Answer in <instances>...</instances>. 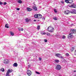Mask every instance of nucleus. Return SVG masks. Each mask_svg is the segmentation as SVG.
<instances>
[{"mask_svg": "<svg viewBox=\"0 0 76 76\" xmlns=\"http://www.w3.org/2000/svg\"><path fill=\"white\" fill-rule=\"evenodd\" d=\"M47 30L50 32H53L54 31V29L53 27L49 26Z\"/></svg>", "mask_w": 76, "mask_h": 76, "instance_id": "f257e3e1", "label": "nucleus"}, {"mask_svg": "<svg viewBox=\"0 0 76 76\" xmlns=\"http://www.w3.org/2000/svg\"><path fill=\"white\" fill-rule=\"evenodd\" d=\"M12 72H13V69H8L7 72L6 76H10V75H9V73H10Z\"/></svg>", "mask_w": 76, "mask_h": 76, "instance_id": "f03ea898", "label": "nucleus"}, {"mask_svg": "<svg viewBox=\"0 0 76 76\" xmlns=\"http://www.w3.org/2000/svg\"><path fill=\"white\" fill-rule=\"evenodd\" d=\"M61 69V66L59 64L57 65L56 67V69L57 70H60Z\"/></svg>", "mask_w": 76, "mask_h": 76, "instance_id": "7ed1b4c3", "label": "nucleus"}, {"mask_svg": "<svg viewBox=\"0 0 76 76\" xmlns=\"http://www.w3.org/2000/svg\"><path fill=\"white\" fill-rule=\"evenodd\" d=\"M4 64H8V63H9V61L7 59H4Z\"/></svg>", "mask_w": 76, "mask_h": 76, "instance_id": "20e7f679", "label": "nucleus"}, {"mask_svg": "<svg viewBox=\"0 0 76 76\" xmlns=\"http://www.w3.org/2000/svg\"><path fill=\"white\" fill-rule=\"evenodd\" d=\"M27 73L28 76H31L32 74V72L31 70H28L27 71Z\"/></svg>", "mask_w": 76, "mask_h": 76, "instance_id": "39448f33", "label": "nucleus"}, {"mask_svg": "<svg viewBox=\"0 0 76 76\" xmlns=\"http://www.w3.org/2000/svg\"><path fill=\"white\" fill-rule=\"evenodd\" d=\"M69 6L70 7L76 8V5L74 3L72 4L71 5H69Z\"/></svg>", "mask_w": 76, "mask_h": 76, "instance_id": "423d86ee", "label": "nucleus"}, {"mask_svg": "<svg viewBox=\"0 0 76 76\" xmlns=\"http://www.w3.org/2000/svg\"><path fill=\"white\" fill-rule=\"evenodd\" d=\"M73 37V35L71 33H70L68 37V38H72Z\"/></svg>", "mask_w": 76, "mask_h": 76, "instance_id": "0eeeda50", "label": "nucleus"}, {"mask_svg": "<svg viewBox=\"0 0 76 76\" xmlns=\"http://www.w3.org/2000/svg\"><path fill=\"white\" fill-rule=\"evenodd\" d=\"M61 55L60 53H57L55 54V56L56 57H58L59 58H60V56H61Z\"/></svg>", "mask_w": 76, "mask_h": 76, "instance_id": "6e6552de", "label": "nucleus"}, {"mask_svg": "<svg viewBox=\"0 0 76 76\" xmlns=\"http://www.w3.org/2000/svg\"><path fill=\"white\" fill-rule=\"evenodd\" d=\"M70 13V11L69 10H67L65 12V14L66 15H69Z\"/></svg>", "mask_w": 76, "mask_h": 76, "instance_id": "1a4fd4ad", "label": "nucleus"}, {"mask_svg": "<svg viewBox=\"0 0 76 76\" xmlns=\"http://www.w3.org/2000/svg\"><path fill=\"white\" fill-rule=\"evenodd\" d=\"M42 15L40 14H38V17L37 18L38 19H41L42 18Z\"/></svg>", "mask_w": 76, "mask_h": 76, "instance_id": "9d476101", "label": "nucleus"}, {"mask_svg": "<svg viewBox=\"0 0 76 76\" xmlns=\"http://www.w3.org/2000/svg\"><path fill=\"white\" fill-rule=\"evenodd\" d=\"M32 8L34 10H35V11H37V7L34 6L32 7Z\"/></svg>", "mask_w": 76, "mask_h": 76, "instance_id": "9b49d317", "label": "nucleus"}, {"mask_svg": "<svg viewBox=\"0 0 76 76\" xmlns=\"http://www.w3.org/2000/svg\"><path fill=\"white\" fill-rule=\"evenodd\" d=\"M71 34H75V29H71L70 31Z\"/></svg>", "mask_w": 76, "mask_h": 76, "instance_id": "f8f14e48", "label": "nucleus"}, {"mask_svg": "<svg viewBox=\"0 0 76 76\" xmlns=\"http://www.w3.org/2000/svg\"><path fill=\"white\" fill-rule=\"evenodd\" d=\"M25 20H26V22H29V21L31 20V19H28V18H27L25 19Z\"/></svg>", "mask_w": 76, "mask_h": 76, "instance_id": "ddd939ff", "label": "nucleus"}, {"mask_svg": "<svg viewBox=\"0 0 76 76\" xmlns=\"http://www.w3.org/2000/svg\"><path fill=\"white\" fill-rule=\"evenodd\" d=\"M27 11L28 12H31V11H32V9L28 7L27 8Z\"/></svg>", "mask_w": 76, "mask_h": 76, "instance_id": "4468645a", "label": "nucleus"}, {"mask_svg": "<svg viewBox=\"0 0 76 76\" xmlns=\"http://www.w3.org/2000/svg\"><path fill=\"white\" fill-rule=\"evenodd\" d=\"M13 67H17L18 66V64L16 63H14L13 64Z\"/></svg>", "mask_w": 76, "mask_h": 76, "instance_id": "2eb2a0df", "label": "nucleus"}, {"mask_svg": "<svg viewBox=\"0 0 76 76\" xmlns=\"http://www.w3.org/2000/svg\"><path fill=\"white\" fill-rule=\"evenodd\" d=\"M5 28H9V24L8 23H7L5 26Z\"/></svg>", "mask_w": 76, "mask_h": 76, "instance_id": "dca6fc26", "label": "nucleus"}, {"mask_svg": "<svg viewBox=\"0 0 76 76\" xmlns=\"http://www.w3.org/2000/svg\"><path fill=\"white\" fill-rule=\"evenodd\" d=\"M38 14H36L34 15V17L35 18H38Z\"/></svg>", "mask_w": 76, "mask_h": 76, "instance_id": "f3484780", "label": "nucleus"}, {"mask_svg": "<svg viewBox=\"0 0 76 76\" xmlns=\"http://www.w3.org/2000/svg\"><path fill=\"white\" fill-rule=\"evenodd\" d=\"M73 2V0H69V3L70 4H72Z\"/></svg>", "mask_w": 76, "mask_h": 76, "instance_id": "a211bd4d", "label": "nucleus"}, {"mask_svg": "<svg viewBox=\"0 0 76 76\" xmlns=\"http://www.w3.org/2000/svg\"><path fill=\"white\" fill-rule=\"evenodd\" d=\"M10 34L12 36H13L14 35V33L12 31L10 32Z\"/></svg>", "mask_w": 76, "mask_h": 76, "instance_id": "6ab92c4d", "label": "nucleus"}, {"mask_svg": "<svg viewBox=\"0 0 76 76\" xmlns=\"http://www.w3.org/2000/svg\"><path fill=\"white\" fill-rule=\"evenodd\" d=\"M55 61L56 63H58L59 62V60L58 59H55Z\"/></svg>", "mask_w": 76, "mask_h": 76, "instance_id": "aec40b11", "label": "nucleus"}, {"mask_svg": "<svg viewBox=\"0 0 76 76\" xmlns=\"http://www.w3.org/2000/svg\"><path fill=\"white\" fill-rule=\"evenodd\" d=\"M1 71L2 72H4V68H1L0 69Z\"/></svg>", "mask_w": 76, "mask_h": 76, "instance_id": "412c9836", "label": "nucleus"}, {"mask_svg": "<svg viewBox=\"0 0 76 76\" xmlns=\"http://www.w3.org/2000/svg\"><path fill=\"white\" fill-rule=\"evenodd\" d=\"M65 1L66 3H69V0H65Z\"/></svg>", "mask_w": 76, "mask_h": 76, "instance_id": "4be33fe9", "label": "nucleus"}, {"mask_svg": "<svg viewBox=\"0 0 76 76\" xmlns=\"http://www.w3.org/2000/svg\"><path fill=\"white\" fill-rule=\"evenodd\" d=\"M18 2L19 3H20V4H22V2L21 0H19L18 1Z\"/></svg>", "mask_w": 76, "mask_h": 76, "instance_id": "5701e85b", "label": "nucleus"}, {"mask_svg": "<svg viewBox=\"0 0 76 76\" xmlns=\"http://www.w3.org/2000/svg\"><path fill=\"white\" fill-rule=\"evenodd\" d=\"M73 13L75 14H76V11L75 10H73Z\"/></svg>", "mask_w": 76, "mask_h": 76, "instance_id": "b1692460", "label": "nucleus"}, {"mask_svg": "<svg viewBox=\"0 0 76 76\" xmlns=\"http://www.w3.org/2000/svg\"><path fill=\"white\" fill-rule=\"evenodd\" d=\"M53 19H54V20H57V17H55L53 18Z\"/></svg>", "mask_w": 76, "mask_h": 76, "instance_id": "393cba45", "label": "nucleus"}, {"mask_svg": "<svg viewBox=\"0 0 76 76\" xmlns=\"http://www.w3.org/2000/svg\"><path fill=\"white\" fill-rule=\"evenodd\" d=\"M37 29H38V30H39V29H40V26H37Z\"/></svg>", "mask_w": 76, "mask_h": 76, "instance_id": "a878e982", "label": "nucleus"}, {"mask_svg": "<svg viewBox=\"0 0 76 76\" xmlns=\"http://www.w3.org/2000/svg\"><path fill=\"white\" fill-rule=\"evenodd\" d=\"M41 34L42 35H45V34H46V33H45V32L43 33V32H42L41 33Z\"/></svg>", "mask_w": 76, "mask_h": 76, "instance_id": "bb28decb", "label": "nucleus"}, {"mask_svg": "<svg viewBox=\"0 0 76 76\" xmlns=\"http://www.w3.org/2000/svg\"><path fill=\"white\" fill-rule=\"evenodd\" d=\"M46 35H48V36H50V33H47Z\"/></svg>", "mask_w": 76, "mask_h": 76, "instance_id": "cd10ccee", "label": "nucleus"}, {"mask_svg": "<svg viewBox=\"0 0 76 76\" xmlns=\"http://www.w3.org/2000/svg\"><path fill=\"white\" fill-rule=\"evenodd\" d=\"M35 72L36 73L37 75H40V73L38 72H37V71H36Z\"/></svg>", "mask_w": 76, "mask_h": 76, "instance_id": "c85d7f7f", "label": "nucleus"}, {"mask_svg": "<svg viewBox=\"0 0 76 76\" xmlns=\"http://www.w3.org/2000/svg\"><path fill=\"white\" fill-rule=\"evenodd\" d=\"M62 38L63 39H65L66 38V36L64 35H63L62 37Z\"/></svg>", "mask_w": 76, "mask_h": 76, "instance_id": "c756f323", "label": "nucleus"}, {"mask_svg": "<svg viewBox=\"0 0 76 76\" xmlns=\"http://www.w3.org/2000/svg\"><path fill=\"white\" fill-rule=\"evenodd\" d=\"M54 12H55V13H57V10L56 9H54Z\"/></svg>", "mask_w": 76, "mask_h": 76, "instance_id": "7c9ffc66", "label": "nucleus"}, {"mask_svg": "<svg viewBox=\"0 0 76 76\" xmlns=\"http://www.w3.org/2000/svg\"><path fill=\"white\" fill-rule=\"evenodd\" d=\"M73 50H74V47H72L71 49V51H73Z\"/></svg>", "mask_w": 76, "mask_h": 76, "instance_id": "2f4dec72", "label": "nucleus"}, {"mask_svg": "<svg viewBox=\"0 0 76 76\" xmlns=\"http://www.w3.org/2000/svg\"><path fill=\"white\" fill-rule=\"evenodd\" d=\"M66 56H69V54L68 53H66Z\"/></svg>", "mask_w": 76, "mask_h": 76, "instance_id": "473e14b6", "label": "nucleus"}, {"mask_svg": "<svg viewBox=\"0 0 76 76\" xmlns=\"http://www.w3.org/2000/svg\"><path fill=\"white\" fill-rule=\"evenodd\" d=\"M47 41H48L46 39H45L44 40V41L45 42H47Z\"/></svg>", "mask_w": 76, "mask_h": 76, "instance_id": "72a5a7b5", "label": "nucleus"}, {"mask_svg": "<svg viewBox=\"0 0 76 76\" xmlns=\"http://www.w3.org/2000/svg\"><path fill=\"white\" fill-rule=\"evenodd\" d=\"M31 67V65H28V68L29 69Z\"/></svg>", "mask_w": 76, "mask_h": 76, "instance_id": "f704fd0d", "label": "nucleus"}, {"mask_svg": "<svg viewBox=\"0 0 76 76\" xmlns=\"http://www.w3.org/2000/svg\"><path fill=\"white\" fill-rule=\"evenodd\" d=\"M61 3H62V4H64V2L63 1H61Z\"/></svg>", "mask_w": 76, "mask_h": 76, "instance_id": "c9c22d12", "label": "nucleus"}, {"mask_svg": "<svg viewBox=\"0 0 76 76\" xmlns=\"http://www.w3.org/2000/svg\"><path fill=\"white\" fill-rule=\"evenodd\" d=\"M39 60H40H40H41L42 59L41 58H39Z\"/></svg>", "mask_w": 76, "mask_h": 76, "instance_id": "e433bc0d", "label": "nucleus"}, {"mask_svg": "<svg viewBox=\"0 0 76 76\" xmlns=\"http://www.w3.org/2000/svg\"><path fill=\"white\" fill-rule=\"evenodd\" d=\"M16 10H20V8H17Z\"/></svg>", "mask_w": 76, "mask_h": 76, "instance_id": "4c0bfd02", "label": "nucleus"}, {"mask_svg": "<svg viewBox=\"0 0 76 76\" xmlns=\"http://www.w3.org/2000/svg\"><path fill=\"white\" fill-rule=\"evenodd\" d=\"M19 31H20L21 30H20V28H18Z\"/></svg>", "mask_w": 76, "mask_h": 76, "instance_id": "58836bf2", "label": "nucleus"}, {"mask_svg": "<svg viewBox=\"0 0 76 76\" xmlns=\"http://www.w3.org/2000/svg\"><path fill=\"white\" fill-rule=\"evenodd\" d=\"M7 4V3H6V2H4V5H6V4Z\"/></svg>", "mask_w": 76, "mask_h": 76, "instance_id": "ea45409f", "label": "nucleus"}, {"mask_svg": "<svg viewBox=\"0 0 76 76\" xmlns=\"http://www.w3.org/2000/svg\"><path fill=\"white\" fill-rule=\"evenodd\" d=\"M21 31H23V28H21Z\"/></svg>", "mask_w": 76, "mask_h": 76, "instance_id": "a19ab883", "label": "nucleus"}, {"mask_svg": "<svg viewBox=\"0 0 76 76\" xmlns=\"http://www.w3.org/2000/svg\"><path fill=\"white\" fill-rule=\"evenodd\" d=\"M3 4L2 3V2H0V4L1 5V4Z\"/></svg>", "mask_w": 76, "mask_h": 76, "instance_id": "79ce46f5", "label": "nucleus"}, {"mask_svg": "<svg viewBox=\"0 0 76 76\" xmlns=\"http://www.w3.org/2000/svg\"><path fill=\"white\" fill-rule=\"evenodd\" d=\"M74 32H75L76 34V30L75 29Z\"/></svg>", "mask_w": 76, "mask_h": 76, "instance_id": "37998d69", "label": "nucleus"}, {"mask_svg": "<svg viewBox=\"0 0 76 76\" xmlns=\"http://www.w3.org/2000/svg\"><path fill=\"white\" fill-rule=\"evenodd\" d=\"M34 22H36V20H34Z\"/></svg>", "mask_w": 76, "mask_h": 76, "instance_id": "c03bdc74", "label": "nucleus"}, {"mask_svg": "<svg viewBox=\"0 0 76 76\" xmlns=\"http://www.w3.org/2000/svg\"><path fill=\"white\" fill-rule=\"evenodd\" d=\"M74 72H76V70H75L74 71Z\"/></svg>", "mask_w": 76, "mask_h": 76, "instance_id": "a18cd8bd", "label": "nucleus"}, {"mask_svg": "<svg viewBox=\"0 0 76 76\" xmlns=\"http://www.w3.org/2000/svg\"><path fill=\"white\" fill-rule=\"evenodd\" d=\"M61 58H63V57H62V56H61Z\"/></svg>", "mask_w": 76, "mask_h": 76, "instance_id": "49530a36", "label": "nucleus"}, {"mask_svg": "<svg viewBox=\"0 0 76 76\" xmlns=\"http://www.w3.org/2000/svg\"><path fill=\"white\" fill-rule=\"evenodd\" d=\"M75 33H76V31H74V34H75Z\"/></svg>", "mask_w": 76, "mask_h": 76, "instance_id": "de8ad7c7", "label": "nucleus"}, {"mask_svg": "<svg viewBox=\"0 0 76 76\" xmlns=\"http://www.w3.org/2000/svg\"><path fill=\"white\" fill-rule=\"evenodd\" d=\"M75 76H76V75H75Z\"/></svg>", "mask_w": 76, "mask_h": 76, "instance_id": "09e8293b", "label": "nucleus"}, {"mask_svg": "<svg viewBox=\"0 0 76 76\" xmlns=\"http://www.w3.org/2000/svg\"><path fill=\"white\" fill-rule=\"evenodd\" d=\"M44 20H45V18H44Z\"/></svg>", "mask_w": 76, "mask_h": 76, "instance_id": "8fccbe9b", "label": "nucleus"}]
</instances>
